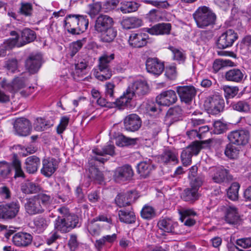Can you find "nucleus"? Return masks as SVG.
<instances>
[{
	"label": "nucleus",
	"instance_id": "1",
	"mask_svg": "<svg viewBox=\"0 0 251 251\" xmlns=\"http://www.w3.org/2000/svg\"><path fill=\"white\" fill-rule=\"evenodd\" d=\"M149 91L147 82L144 80L138 79L134 81L115 103L118 106H126L130 102L133 97H141L146 95Z\"/></svg>",
	"mask_w": 251,
	"mask_h": 251
},
{
	"label": "nucleus",
	"instance_id": "2",
	"mask_svg": "<svg viewBox=\"0 0 251 251\" xmlns=\"http://www.w3.org/2000/svg\"><path fill=\"white\" fill-rule=\"evenodd\" d=\"M51 202V197L45 193H41L25 200V210L29 215L42 214Z\"/></svg>",
	"mask_w": 251,
	"mask_h": 251
},
{
	"label": "nucleus",
	"instance_id": "3",
	"mask_svg": "<svg viewBox=\"0 0 251 251\" xmlns=\"http://www.w3.org/2000/svg\"><path fill=\"white\" fill-rule=\"evenodd\" d=\"M193 16L197 27L202 29L213 26L217 20L215 13L206 6L199 7L193 13Z\"/></svg>",
	"mask_w": 251,
	"mask_h": 251
},
{
	"label": "nucleus",
	"instance_id": "4",
	"mask_svg": "<svg viewBox=\"0 0 251 251\" xmlns=\"http://www.w3.org/2000/svg\"><path fill=\"white\" fill-rule=\"evenodd\" d=\"M10 35L15 37L7 39L3 42V47H14L16 45L23 46L27 43H30L36 38L35 33L34 31L25 28L22 32V41L19 43L18 39L19 35L15 31H11Z\"/></svg>",
	"mask_w": 251,
	"mask_h": 251
},
{
	"label": "nucleus",
	"instance_id": "5",
	"mask_svg": "<svg viewBox=\"0 0 251 251\" xmlns=\"http://www.w3.org/2000/svg\"><path fill=\"white\" fill-rule=\"evenodd\" d=\"M208 143V140L204 141H196L186 147L181 154V159L184 166H187L192 162L193 155H197L202 148V144Z\"/></svg>",
	"mask_w": 251,
	"mask_h": 251
},
{
	"label": "nucleus",
	"instance_id": "6",
	"mask_svg": "<svg viewBox=\"0 0 251 251\" xmlns=\"http://www.w3.org/2000/svg\"><path fill=\"white\" fill-rule=\"evenodd\" d=\"M114 59V54L110 55L104 54L99 59V70L100 74L96 75V77L100 80L104 81L109 79L112 75V71L109 64Z\"/></svg>",
	"mask_w": 251,
	"mask_h": 251
},
{
	"label": "nucleus",
	"instance_id": "7",
	"mask_svg": "<svg viewBox=\"0 0 251 251\" xmlns=\"http://www.w3.org/2000/svg\"><path fill=\"white\" fill-rule=\"evenodd\" d=\"M78 220L77 216H70L67 220L59 215L54 221V229L62 233L68 232L77 226Z\"/></svg>",
	"mask_w": 251,
	"mask_h": 251
},
{
	"label": "nucleus",
	"instance_id": "8",
	"mask_svg": "<svg viewBox=\"0 0 251 251\" xmlns=\"http://www.w3.org/2000/svg\"><path fill=\"white\" fill-rule=\"evenodd\" d=\"M20 205L18 201H12L0 205V219L11 220L18 214Z\"/></svg>",
	"mask_w": 251,
	"mask_h": 251
},
{
	"label": "nucleus",
	"instance_id": "9",
	"mask_svg": "<svg viewBox=\"0 0 251 251\" xmlns=\"http://www.w3.org/2000/svg\"><path fill=\"white\" fill-rule=\"evenodd\" d=\"M42 55L41 53L30 54L25 61V67L30 74L38 71L42 65Z\"/></svg>",
	"mask_w": 251,
	"mask_h": 251
},
{
	"label": "nucleus",
	"instance_id": "10",
	"mask_svg": "<svg viewBox=\"0 0 251 251\" xmlns=\"http://www.w3.org/2000/svg\"><path fill=\"white\" fill-rule=\"evenodd\" d=\"M222 211L224 214L225 221L229 224H236L239 220L237 209L232 204L223 205Z\"/></svg>",
	"mask_w": 251,
	"mask_h": 251
},
{
	"label": "nucleus",
	"instance_id": "11",
	"mask_svg": "<svg viewBox=\"0 0 251 251\" xmlns=\"http://www.w3.org/2000/svg\"><path fill=\"white\" fill-rule=\"evenodd\" d=\"M177 100L175 91L169 90L162 92L156 97L158 105L169 106L175 103Z\"/></svg>",
	"mask_w": 251,
	"mask_h": 251
},
{
	"label": "nucleus",
	"instance_id": "12",
	"mask_svg": "<svg viewBox=\"0 0 251 251\" xmlns=\"http://www.w3.org/2000/svg\"><path fill=\"white\" fill-rule=\"evenodd\" d=\"M228 138L232 144L245 145L249 140V133L244 130L233 131L228 135Z\"/></svg>",
	"mask_w": 251,
	"mask_h": 251
},
{
	"label": "nucleus",
	"instance_id": "13",
	"mask_svg": "<svg viewBox=\"0 0 251 251\" xmlns=\"http://www.w3.org/2000/svg\"><path fill=\"white\" fill-rule=\"evenodd\" d=\"M133 175V171L129 165H125L116 168L114 172V178L117 182L129 180Z\"/></svg>",
	"mask_w": 251,
	"mask_h": 251
},
{
	"label": "nucleus",
	"instance_id": "14",
	"mask_svg": "<svg viewBox=\"0 0 251 251\" xmlns=\"http://www.w3.org/2000/svg\"><path fill=\"white\" fill-rule=\"evenodd\" d=\"M14 128L17 134L23 136L29 134L31 129L29 121L23 117L18 118L15 120Z\"/></svg>",
	"mask_w": 251,
	"mask_h": 251
},
{
	"label": "nucleus",
	"instance_id": "15",
	"mask_svg": "<svg viewBox=\"0 0 251 251\" xmlns=\"http://www.w3.org/2000/svg\"><path fill=\"white\" fill-rule=\"evenodd\" d=\"M176 91L180 100L185 103L191 101L196 94V89L193 86H178Z\"/></svg>",
	"mask_w": 251,
	"mask_h": 251
},
{
	"label": "nucleus",
	"instance_id": "16",
	"mask_svg": "<svg viewBox=\"0 0 251 251\" xmlns=\"http://www.w3.org/2000/svg\"><path fill=\"white\" fill-rule=\"evenodd\" d=\"M124 127L127 131L134 132L138 130L141 126L140 118L135 114L127 115L124 119Z\"/></svg>",
	"mask_w": 251,
	"mask_h": 251
},
{
	"label": "nucleus",
	"instance_id": "17",
	"mask_svg": "<svg viewBox=\"0 0 251 251\" xmlns=\"http://www.w3.org/2000/svg\"><path fill=\"white\" fill-rule=\"evenodd\" d=\"M114 21L111 17L101 14L96 20L95 29L98 32H103L106 29L112 27Z\"/></svg>",
	"mask_w": 251,
	"mask_h": 251
},
{
	"label": "nucleus",
	"instance_id": "18",
	"mask_svg": "<svg viewBox=\"0 0 251 251\" xmlns=\"http://www.w3.org/2000/svg\"><path fill=\"white\" fill-rule=\"evenodd\" d=\"M148 35L142 33H132L129 37V45L132 47H143L151 42Z\"/></svg>",
	"mask_w": 251,
	"mask_h": 251
},
{
	"label": "nucleus",
	"instance_id": "19",
	"mask_svg": "<svg viewBox=\"0 0 251 251\" xmlns=\"http://www.w3.org/2000/svg\"><path fill=\"white\" fill-rule=\"evenodd\" d=\"M147 71L154 75H160L164 70L163 62L156 58H149L146 63Z\"/></svg>",
	"mask_w": 251,
	"mask_h": 251
},
{
	"label": "nucleus",
	"instance_id": "20",
	"mask_svg": "<svg viewBox=\"0 0 251 251\" xmlns=\"http://www.w3.org/2000/svg\"><path fill=\"white\" fill-rule=\"evenodd\" d=\"M32 239V236L30 234L19 232L13 235L12 242L17 247H26L31 244Z\"/></svg>",
	"mask_w": 251,
	"mask_h": 251
},
{
	"label": "nucleus",
	"instance_id": "21",
	"mask_svg": "<svg viewBox=\"0 0 251 251\" xmlns=\"http://www.w3.org/2000/svg\"><path fill=\"white\" fill-rule=\"evenodd\" d=\"M50 221L42 216H39L34 218L31 224L30 227L32 230L38 234L42 233L48 227Z\"/></svg>",
	"mask_w": 251,
	"mask_h": 251
},
{
	"label": "nucleus",
	"instance_id": "22",
	"mask_svg": "<svg viewBox=\"0 0 251 251\" xmlns=\"http://www.w3.org/2000/svg\"><path fill=\"white\" fill-rule=\"evenodd\" d=\"M58 164L57 160L54 158H48L44 159L41 169L42 174L47 177L50 176L56 170Z\"/></svg>",
	"mask_w": 251,
	"mask_h": 251
},
{
	"label": "nucleus",
	"instance_id": "23",
	"mask_svg": "<svg viewBox=\"0 0 251 251\" xmlns=\"http://www.w3.org/2000/svg\"><path fill=\"white\" fill-rule=\"evenodd\" d=\"M135 199V194L133 192H127L119 194L115 199L116 204L120 207L130 204Z\"/></svg>",
	"mask_w": 251,
	"mask_h": 251
},
{
	"label": "nucleus",
	"instance_id": "24",
	"mask_svg": "<svg viewBox=\"0 0 251 251\" xmlns=\"http://www.w3.org/2000/svg\"><path fill=\"white\" fill-rule=\"evenodd\" d=\"M155 169V166L151 159H146L140 162L137 166V171L140 176L146 178Z\"/></svg>",
	"mask_w": 251,
	"mask_h": 251
},
{
	"label": "nucleus",
	"instance_id": "25",
	"mask_svg": "<svg viewBox=\"0 0 251 251\" xmlns=\"http://www.w3.org/2000/svg\"><path fill=\"white\" fill-rule=\"evenodd\" d=\"M25 86V79L23 77H16L9 83L3 81L2 87L11 93H15Z\"/></svg>",
	"mask_w": 251,
	"mask_h": 251
},
{
	"label": "nucleus",
	"instance_id": "26",
	"mask_svg": "<svg viewBox=\"0 0 251 251\" xmlns=\"http://www.w3.org/2000/svg\"><path fill=\"white\" fill-rule=\"evenodd\" d=\"M158 163L167 165L171 162L176 163L178 159L176 153L170 150H165L161 155L157 157Z\"/></svg>",
	"mask_w": 251,
	"mask_h": 251
},
{
	"label": "nucleus",
	"instance_id": "27",
	"mask_svg": "<svg viewBox=\"0 0 251 251\" xmlns=\"http://www.w3.org/2000/svg\"><path fill=\"white\" fill-rule=\"evenodd\" d=\"M65 26L68 32L73 34H78L77 15H68L65 18Z\"/></svg>",
	"mask_w": 251,
	"mask_h": 251
},
{
	"label": "nucleus",
	"instance_id": "28",
	"mask_svg": "<svg viewBox=\"0 0 251 251\" xmlns=\"http://www.w3.org/2000/svg\"><path fill=\"white\" fill-rule=\"evenodd\" d=\"M88 68V61L86 59L78 61L75 64V70L72 73L75 79L78 80L79 77H82L86 74Z\"/></svg>",
	"mask_w": 251,
	"mask_h": 251
},
{
	"label": "nucleus",
	"instance_id": "29",
	"mask_svg": "<svg viewBox=\"0 0 251 251\" xmlns=\"http://www.w3.org/2000/svg\"><path fill=\"white\" fill-rule=\"evenodd\" d=\"M171 28L170 24L162 23L157 24L150 28H147L146 31L151 35L168 34L170 32Z\"/></svg>",
	"mask_w": 251,
	"mask_h": 251
},
{
	"label": "nucleus",
	"instance_id": "30",
	"mask_svg": "<svg viewBox=\"0 0 251 251\" xmlns=\"http://www.w3.org/2000/svg\"><path fill=\"white\" fill-rule=\"evenodd\" d=\"M25 169L29 174H34L37 172L40 164L39 158L35 155L28 157L25 161Z\"/></svg>",
	"mask_w": 251,
	"mask_h": 251
},
{
	"label": "nucleus",
	"instance_id": "31",
	"mask_svg": "<svg viewBox=\"0 0 251 251\" xmlns=\"http://www.w3.org/2000/svg\"><path fill=\"white\" fill-rule=\"evenodd\" d=\"M159 228L167 232L175 233V228L177 226L176 222L167 218L160 220L157 224Z\"/></svg>",
	"mask_w": 251,
	"mask_h": 251
},
{
	"label": "nucleus",
	"instance_id": "32",
	"mask_svg": "<svg viewBox=\"0 0 251 251\" xmlns=\"http://www.w3.org/2000/svg\"><path fill=\"white\" fill-rule=\"evenodd\" d=\"M200 196L196 189L190 187L186 188L183 191L181 198L185 201L193 202L199 199Z\"/></svg>",
	"mask_w": 251,
	"mask_h": 251
},
{
	"label": "nucleus",
	"instance_id": "33",
	"mask_svg": "<svg viewBox=\"0 0 251 251\" xmlns=\"http://www.w3.org/2000/svg\"><path fill=\"white\" fill-rule=\"evenodd\" d=\"M119 217L121 222L126 224H132L135 222L136 217L133 212L128 210H120L119 211Z\"/></svg>",
	"mask_w": 251,
	"mask_h": 251
},
{
	"label": "nucleus",
	"instance_id": "34",
	"mask_svg": "<svg viewBox=\"0 0 251 251\" xmlns=\"http://www.w3.org/2000/svg\"><path fill=\"white\" fill-rule=\"evenodd\" d=\"M220 100L212 98L204 103V106L208 112L212 115H217L220 113Z\"/></svg>",
	"mask_w": 251,
	"mask_h": 251
},
{
	"label": "nucleus",
	"instance_id": "35",
	"mask_svg": "<svg viewBox=\"0 0 251 251\" xmlns=\"http://www.w3.org/2000/svg\"><path fill=\"white\" fill-rule=\"evenodd\" d=\"M40 190V186L33 182L27 181L21 185V191L25 194H31L38 192Z\"/></svg>",
	"mask_w": 251,
	"mask_h": 251
},
{
	"label": "nucleus",
	"instance_id": "36",
	"mask_svg": "<svg viewBox=\"0 0 251 251\" xmlns=\"http://www.w3.org/2000/svg\"><path fill=\"white\" fill-rule=\"evenodd\" d=\"M182 109L179 106H175L170 108L166 114V120L176 122L179 120L182 115Z\"/></svg>",
	"mask_w": 251,
	"mask_h": 251
},
{
	"label": "nucleus",
	"instance_id": "37",
	"mask_svg": "<svg viewBox=\"0 0 251 251\" xmlns=\"http://www.w3.org/2000/svg\"><path fill=\"white\" fill-rule=\"evenodd\" d=\"M240 186L238 182L232 183L230 186L226 190L227 198L232 201H236L239 198V190Z\"/></svg>",
	"mask_w": 251,
	"mask_h": 251
},
{
	"label": "nucleus",
	"instance_id": "38",
	"mask_svg": "<svg viewBox=\"0 0 251 251\" xmlns=\"http://www.w3.org/2000/svg\"><path fill=\"white\" fill-rule=\"evenodd\" d=\"M225 76L228 81L238 82L243 79V74L240 70L233 69L226 72Z\"/></svg>",
	"mask_w": 251,
	"mask_h": 251
},
{
	"label": "nucleus",
	"instance_id": "39",
	"mask_svg": "<svg viewBox=\"0 0 251 251\" xmlns=\"http://www.w3.org/2000/svg\"><path fill=\"white\" fill-rule=\"evenodd\" d=\"M122 25L125 29L134 28L141 26L142 21L141 19L136 17H130L123 20Z\"/></svg>",
	"mask_w": 251,
	"mask_h": 251
},
{
	"label": "nucleus",
	"instance_id": "40",
	"mask_svg": "<svg viewBox=\"0 0 251 251\" xmlns=\"http://www.w3.org/2000/svg\"><path fill=\"white\" fill-rule=\"evenodd\" d=\"M225 40V45L222 47H229L231 46L234 42L238 38L237 34L232 29H229L223 33L221 37Z\"/></svg>",
	"mask_w": 251,
	"mask_h": 251
},
{
	"label": "nucleus",
	"instance_id": "41",
	"mask_svg": "<svg viewBox=\"0 0 251 251\" xmlns=\"http://www.w3.org/2000/svg\"><path fill=\"white\" fill-rule=\"evenodd\" d=\"M120 10L124 14L136 11L139 5L135 1H123L121 3Z\"/></svg>",
	"mask_w": 251,
	"mask_h": 251
},
{
	"label": "nucleus",
	"instance_id": "42",
	"mask_svg": "<svg viewBox=\"0 0 251 251\" xmlns=\"http://www.w3.org/2000/svg\"><path fill=\"white\" fill-rule=\"evenodd\" d=\"M100 40L103 42L109 43L112 41L117 35V31L113 27L101 32Z\"/></svg>",
	"mask_w": 251,
	"mask_h": 251
},
{
	"label": "nucleus",
	"instance_id": "43",
	"mask_svg": "<svg viewBox=\"0 0 251 251\" xmlns=\"http://www.w3.org/2000/svg\"><path fill=\"white\" fill-rule=\"evenodd\" d=\"M12 165L15 171V177H25V174L22 169L21 162L15 153L13 154Z\"/></svg>",
	"mask_w": 251,
	"mask_h": 251
},
{
	"label": "nucleus",
	"instance_id": "44",
	"mask_svg": "<svg viewBox=\"0 0 251 251\" xmlns=\"http://www.w3.org/2000/svg\"><path fill=\"white\" fill-rule=\"evenodd\" d=\"M114 149L115 147L114 145L108 143L107 145L102 149V150L95 149L93 150V152L99 156H104L105 154L113 156L115 154Z\"/></svg>",
	"mask_w": 251,
	"mask_h": 251
},
{
	"label": "nucleus",
	"instance_id": "45",
	"mask_svg": "<svg viewBox=\"0 0 251 251\" xmlns=\"http://www.w3.org/2000/svg\"><path fill=\"white\" fill-rule=\"evenodd\" d=\"M116 144L119 147H124L136 143V138H127L123 135H120L116 138Z\"/></svg>",
	"mask_w": 251,
	"mask_h": 251
},
{
	"label": "nucleus",
	"instance_id": "46",
	"mask_svg": "<svg viewBox=\"0 0 251 251\" xmlns=\"http://www.w3.org/2000/svg\"><path fill=\"white\" fill-rule=\"evenodd\" d=\"M239 151L238 147H235L232 144H228L225 149V154L230 159H235L237 157Z\"/></svg>",
	"mask_w": 251,
	"mask_h": 251
},
{
	"label": "nucleus",
	"instance_id": "47",
	"mask_svg": "<svg viewBox=\"0 0 251 251\" xmlns=\"http://www.w3.org/2000/svg\"><path fill=\"white\" fill-rule=\"evenodd\" d=\"M77 22H78V34L80 32L85 31L88 28L89 25V21L87 19L86 16L77 15Z\"/></svg>",
	"mask_w": 251,
	"mask_h": 251
},
{
	"label": "nucleus",
	"instance_id": "48",
	"mask_svg": "<svg viewBox=\"0 0 251 251\" xmlns=\"http://www.w3.org/2000/svg\"><path fill=\"white\" fill-rule=\"evenodd\" d=\"M33 12L32 4L29 2H22L19 9L20 14L27 17L31 16Z\"/></svg>",
	"mask_w": 251,
	"mask_h": 251
},
{
	"label": "nucleus",
	"instance_id": "49",
	"mask_svg": "<svg viewBox=\"0 0 251 251\" xmlns=\"http://www.w3.org/2000/svg\"><path fill=\"white\" fill-rule=\"evenodd\" d=\"M87 228L89 232L93 235H99L101 231L100 225L93 219L89 222Z\"/></svg>",
	"mask_w": 251,
	"mask_h": 251
},
{
	"label": "nucleus",
	"instance_id": "50",
	"mask_svg": "<svg viewBox=\"0 0 251 251\" xmlns=\"http://www.w3.org/2000/svg\"><path fill=\"white\" fill-rule=\"evenodd\" d=\"M141 215L143 218L151 219L155 216L154 209L150 206H145L141 211Z\"/></svg>",
	"mask_w": 251,
	"mask_h": 251
},
{
	"label": "nucleus",
	"instance_id": "51",
	"mask_svg": "<svg viewBox=\"0 0 251 251\" xmlns=\"http://www.w3.org/2000/svg\"><path fill=\"white\" fill-rule=\"evenodd\" d=\"M88 6L89 8L88 13L92 18L98 14L101 9V3L99 2L90 3Z\"/></svg>",
	"mask_w": 251,
	"mask_h": 251
},
{
	"label": "nucleus",
	"instance_id": "52",
	"mask_svg": "<svg viewBox=\"0 0 251 251\" xmlns=\"http://www.w3.org/2000/svg\"><path fill=\"white\" fill-rule=\"evenodd\" d=\"M173 54V59L180 63L184 62L186 56L182 50L178 48H170Z\"/></svg>",
	"mask_w": 251,
	"mask_h": 251
},
{
	"label": "nucleus",
	"instance_id": "53",
	"mask_svg": "<svg viewBox=\"0 0 251 251\" xmlns=\"http://www.w3.org/2000/svg\"><path fill=\"white\" fill-rule=\"evenodd\" d=\"M116 101H112L111 100H108V99H106L101 97H99L97 100V103L102 107H117L119 108H121L124 106H118L115 103V102Z\"/></svg>",
	"mask_w": 251,
	"mask_h": 251
},
{
	"label": "nucleus",
	"instance_id": "54",
	"mask_svg": "<svg viewBox=\"0 0 251 251\" xmlns=\"http://www.w3.org/2000/svg\"><path fill=\"white\" fill-rule=\"evenodd\" d=\"M233 109L239 112H248L250 109L249 104L245 101H239L233 104Z\"/></svg>",
	"mask_w": 251,
	"mask_h": 251
},
{
	"label": "nucleus",
	"instance_id": "55",
	"mask_svg": "<svg viewBox=\"0 0 251 251\" xmlns=\"http://www.w3.org/2000/svg\"><path fill=\"white\" fill-rule=\"evenodd\" d=\"M50 125V122L46 121L45 120L39 118H37L35 124V129L38 131H43L49 127Z\"/></svg>",
	"mask_w": 251,
	"mask_h": 251
},
{
	"label": "nucleus",
	"instance_id": "56",
	"mask_svg": "<svg viewBox=\"0 0 251 251\" xmlns=\"http://www.w3.org/2000/svg\"><path fill=\"white\" fill-rule=\"evenodd\" d=\"M89 177L97 180L99 182L103 180V175L98 169L95 167H91L89 169Z\"/></svg>",
	"mask_w": 251,
	"mask_h": 251
},
{
	"label": "nucleus",
	"instance_id": "57",
	"mask_svg": "<svg viewBox=\"0 0 251 251\" xmlns=\"http://www.w3.org/2000/svg\"><path fill=\"white\" fill-rule=\"evenodd\" d=\"M165 75L170 79L173 80L176 79L177 76V72L175 64H172L166 66Z\"/></svg>",
	"mask_w": 251,
	"mask_h": 251
},
{
	"label": "nucleus",
	"instance_id": "58",
	"mask_svg": "<svg viewBox=\"0 0 251 251\" xmlns=\"http://www.w3.org/2000/svg\"><path fill=\"white\" fill-rule=\"evenodd\" d=\"M223 89L225 92V96L227 99L233 98L237 95L239 90L237 87L229 86H224Z\"/></svg>",
	"mask_w": 251,
	"mask_h": 251
},
{
	"label": "nucleus",
	"instance_id": "59",
	"mask_svg": "<svg viewBox=\"0 0 251 251\" xmlns=\"http://www.w3.org/2000/svg\"><path fill=\"white\" fill-rule=\"evenodd\" d=\"M209 175L213 182L217 183L220 182V169L218 167H210Z\"/></svg>",
	"mask_w": 251,
	"mask_h": 251
},
{
	"label": "nucleus",
	"instance_id": "60",
	"mask_svg": "<svg viewBox=\"0 0 251 251\" xmlns=\"http://www.w3.org/2000/svg\"><path fill=\"white\" fill-rule=\"evenodd\" d=\"M69 121V118L67 116L61 117L59 124L57 126L56 131L58 134H61L66 129Z\"/></svg>",
	"mask_w": 251,
	"mask_h": 251
},
{
	"label": "nucleus",
	"instance_id": "61",
	"mask_svg": "<svg viewBox=\"0 0 251 251\" xmlns=\"http://www.w3.org/2000/svg\"><path fill=\"white\" fill-rule=\"evenodd\" d=\"M105 87L106 97L108 99V100L113 101L114 99V89L115 88V85L113 83L108 82L106 84Z\"/></svg>",
	"mask_w": 251,
	"mask_h": 251
},
{
	"label": "nucleus",
	"instance_id": "62",
	"mask_svg": "<svg viewBox=\"0 0 251 251\" xmlns=\"http://www.w3.org/2000/svg\"><path fill=\"white\" fill-rule=\"evenodd\" d=\"M144 2L147 4H150L157 8H167L169 4L166 0L158 1L152 0H145Z\"/></svg>",
	"mask_w": 251,
	"mask_h": 251
},
{
	"label": "nucleus",
	"instance_id": "63",
	"mask_svg": "<svg viewBox=\"0 0 251 251\" xmlns=\"http://www.w3.org/2000/svg\"><path fill=\"white\" fill-rule=\"evenodd\" d=\"M119 3L118 0H111L107 1L103 4V9L104 12H108L115 9Z\"/></svg>",
	"mask_w": 251,
	"mask_h": 251
},
{
	"label": "nucleus",
	"instance_id": "64",
	"mask_svg": "<svg viewBox=\"0 0 251 251\" xmlns=\"http://www.w3.org/2000/svg\"><path fill=\"white\" fill-rule=\"evenodd\" d=\"M236 244L243 248H248L251 247V237L238 239L236 241Z\"/></svg>",
	"mask_w": 251,
	"mask_h": 251
}]
</instances>
